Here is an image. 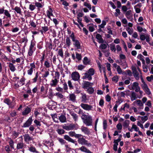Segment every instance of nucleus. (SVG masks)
<instances>
[{
    "label": "nucleus",
    "mask_w": 153,
    "mask_h": 153,
    "mask_svg": "<svg viewBox=\"0 0 153 153\" xmlns=\"http://www.w3.org/2000/svg\"><path fill=\"white\" fill-rule=\"evenodd\" d=\"M75 127V125L70 124L68 126H64L63 128L66 130H73Z\"/></svg>",
    "instance_id": "obj_14"
},
{
    "label": "nucleus",
    "mask_w": 153,
    "mask_h": 153,
    "mask_svg": "<svg viewBox=\"0 0 153 153\" xmlns=\"http://www.w3.org/2000/svg\"><path fill=\"white\" fill-rule=\"evenodd\" d=\"M10 70L14 72L16 70V68L13 63H10L9 65Z\"/></svg>",
    "instance_id": "obj_31"
},
{
    "label": "nucleus",
    "mask_w": 153,
    "mask_h": 153,
    "mask_svg": "<svg viewBox=\"0 0 153 153\" xmlns=\"http://www.w3.org/2000/svg\"><path fill=\"white\" fill-rule=\"evenodd\" d=\"M33 49H30V48H29V49L28 50V55L29 56H32L33 54Z\"/></svg>",
    "instance_id": "obj_54"
},
{
    "label": "nucleus",
    "mask_w": 153,
    "mask_h": 153,
    "mask_svg": "<svg viewBox=\"0 0 153 153\" xmlns=\"http://www.w3.org/2000/svg\"><path fill=\"white\" fill-rule=\"evenodd\" d=\"M148 119V117L146 115L144 116H139L138 117V118L137 119L139 120H140V119H141V122L144 123Z\"/></svg>",
    "instance_id": "obj_20"
},
{
    "label": "nucleus",
    "mask_w": 153,
    "mask_h": 153,
    "mask_svg": "<svg viewBox=\"0 0 153 153\" xmlns=\"http://www.w3.org/2000/svg\"><path fill=\"white\" fill-rule=\"evenodd\" d=\"M32 121V117H30L27 121L24 123L22 127L25 128L28 127L31 124Z\"/></svg>",
    "instance_id": "obj_12"
},
{
    "label": "nucleus",
    "mask_w": 153,
    "mask_h": 153,
    "mask_svg": "<svg viewBox=\"0 0 153 153\" xmlns=\"http://www.w3.org/2000/svg\"><path fill=\"white\" fill-rule=\"evenodd\" d=\"M128 87L130 90H134L135 89L136 92H138L139 91L140 88L139 85V83L136 82H133L131 86L128 85Z\"/></svg>",
    "instance_id": "obj_2"
},
{
    "label": "nucleus",
    "mask_w": 153,
    "mask_h": 153,
    "mask_svg": "<svg viewBox=\"0 0 153 153\" xmlns=\"http://www.w3.org/2000/svg\"><path fill=\"white\" fill-rule=\"evenodd\" d=\"M31 108L28 106L25 108V110L22 112V115H27L31 111Z\"/></svg>",
    "instance_id": "obj_19"
},
{
    "label": "nucleus",
    "mask_w": 153,
    "mask_h": 153,
    "mask_svg": "<svg viewBox=\"0 0 153 153\" xmlns=\"http://www.w3.org/2000/svg\"><path fill=\"white\" fill-rule=\"evenodd\" d=\"M44 66L46 68H49L50 67V64L48 60H46L44 63Z\"/></svg>",
    "instance_id": "obj_40"
},
{
    "label": "nucleus",
    "mask_w": 153,
    "mask_h": 153,
    "mask_svg": "<svg viewBox=\"0 0 153 153\" xmlns=\"http://www.w3.org/2000/svg\"><path fill=\"white\" fill-rule=\"evenodd\" d=\"M63 90L64 89V90L65 91H66L68 89V87L67 85V84L66 82H65L63 83Z\"/></svg>",
    "instance_id": "obj_50"
},
{
    "label": "nucleus",
    "mask_w": 153,
    "mask_h": 153,
    "mask_svg": "<svg viewBox=\"0 0 153 153\" xmlns=\"http://www.w3.org/2000/svg\"><path fill=\"white\" fill-rule=\"evenodd\" d=\"M75 88L74 93L75 94H79L81 92V90L80 87L78 85H76L75 86Z\"/></svg>",
    "instance_id": "obj_25"
},
{
    "label": "nucleus",
    "mask_w": 153,
    "mask_h": 153,
    "mask_svg": "<svg viewBox=\"0 0 153 153\" xmlns=\"http://www.w3.org/2000/svg\"><path fill=\"white\" fill-rule=\"evenodd\" d=\"M68 86L69 88V89L70 90L74 88L73 86L72 85V83L70 81V80L68 81Z\"/></svg>",
    "instance_id": "obj_52"
},
{
    "label": "nucleus",
    "mask_w": 153,
    "mask_h": 153,
    "mask_svg": "<svg viewBox=\"0 0 153 153\" xmlns=\"http://www.w3.org/2000/svg\"><path fill=\"white\" fill-rule=\"evenodd\" d=\"M146 79L149 82L151 81L152 80H153V75H151L150 76H147Z\"/></svg>",
    "instance_id": "obj_64"
},
{
    "label": "nucleus",
    "mask_w": 153,
    "mask_h": 153,
    "mask_svg": "<svg viewBox=\"0 0 153 153\" xmlns=\"http://www.w3.org/2000/svg\"><path fill=\"white\" fill-rule=\"evenodd\" d=\"M103 128L105 130L107 127V123L106 121L105 120H103Z\"/></svg>",
    "instance_id": "obj_61"
},
{
    "label": "nucleus",
    "mask_w": 153,
    "mask_h": 153,
    "mask_svg": "<svg viewBox=\"0 0 153 153\" xmlns=\"http://www.w3.org/2000/svg\"><path fill=\"white\" fill-rule=\"evenodd\" d=\"M66 43L68 47H69L71 44V41L69 37H67L66 39Z\"/></svg>",
    "instance_id": "obj_33"
},
{
    "label": "nucleus",
    "mask_w": 153,
    "mask_h": 153,
    "mask_svg": "<svg viewBox=\"0 0 153 153\" xmlns=\"http://www.w3.org/2000/svg\"><path fill=\"white\" fill-rule=\"evenodd\" d=\"M38 78V72H37L36 73L35 77L32 79L33 82V83L36 82Z\"/></svg>",
    "instance_id": "obj_51"
},
{
    "label": "nucleus",
    "mask_w": 153,
    "mask_h": 153,
    "mask_svg": "<svg viewBox=\"0 0 153 153\" xmlns=\"http://www.w3.org/2000/svg\"><path fill=\"white\" fill-rule=\"evenodd\" d=\"M96 37L99 40L98 42L99 43H102L104 42L100 34H97Z\"/></svg>",
    "instance_id": "obj_29"
},
{
    "label": "nucleus",
    "mask_w": 153,
    "mask_h": 153,
    "mask_svg": "<svg viewBox=\"0 0 153 153\" xmlns=\"http://www.w3.org/2000/svg\"><path fill=\"white\" fill-rule=\"evenodd\" d=\"M81 130L85 134L88 135L89 134L90 131L87 127L82 126L81 128Z\"/></svg>",
    "instance_id": "obj_16"
},
{
    "label": "nucleus",
    "mask_w": 153,
    "mask_h": 153,
    "mask_svg": "<svg viewBox=\"0 0 153 153\" xmlns=\"http://www.w3.org/2000/svg\"><path fill=\"white\" fill-rule=\"evenodd\" d=\"M60 76V74L59 72L56 71L55 72V76L53 78L56 79H59Z\"/></svg>",
    "instance_id": "obj_44"
},
{
    "label": "nucleus",
    "mask_w": 153,
    "mask_h": 153,
    "mask_svg": "<svg viewBox=\"0 0 153 153\" xmlns=\"http://www.w3.org/2000/svg\"><path fill=\"white\" fill-rule=\"evenodd\" d=\"M24 138L25 142L26 143H28L29 142L33 140L32 138L30 137V135L28 134H25L24 135Z\"/></svg>",
    "instance_id": "obj_15"
},
{
    "label": "nucleus",
    "mask_w": 153,
    "mask_h": 153,
    "mask_svg": "<svg viewBox=\"0 0 153 153\" xmlns=\"http://www.w3.org/2000/svg\"><path fill=\"white\" fill-rule=\"evenodd\" d=\"M56 90L60 92H62L63 91V89L62 88H61L59 86L57 87L56 88Z\"/></svg>",
    "instance_id": "obj_62"
},
{
    "label": "nucleus",
    "mask_w": 153,
    "mask_h": 153,
    "mask_svg": "<svg viewBox=\"0 0 153 153\" xmlns=\"http://www.w3.org/2000/svg\"><path fill=\"white\" fill-rule=\"evenodd\" d=\"M12 48L15 51H18L19 52L20 51V48L17 42H15L13 44Z\"/></svg>",
    "instance_id": "obj_11"
},
{
    "label": "nucleus",
    "mask_w": 153,
    "mask_h": 153,
    "mask_svg": "<svg viewBox=\"0 0 153 153\" xmlns=\"http://www.w3.org/2000/svg\"><path fill=\"white\" fill-rule=\"evenodd\" d=\"M93 83L89 82L88 81H83L82 83V87L84 89H87L90 86H91L93 85Z\"/></svg>",
    "instance_id": "obj_7"
},
{
    "label": "nucleus",
    "mask_w": 153,
    "mask_h": 153,
    "mask_svg": "<svg viewBox=\"0 0 153 153\" xmlns=\"http://www.w3.org/2000/svg\"><path fill=\"white\" fill-rule=\"evenodd\" d=\"M42 29L40 30V31L42 34H43V32H46L48 30V27L47 26L42 27Z\"/></svg>",
    "instance_id": "obj_37"
},
{
    "label": "nucleus",
    "mask_w": 153,
    "mask_h": 153,
    "mask_svg": "<svg viewBox=\"0 0 153 153\" xmlns=\"http://www.w3.org/2000/svg\"><path fill=\"white\" fill-rule=\"evenodd\" d=\"M78 142L79 144L82 145H85L88 146H91V144L88 143V141L85 140L83 137L78 139Z\"/></svg>",
    "instance_id": "obj_3"
},
{
    "label": "nucleus",
    "mask_w": 153,
    "mask_h": 153,
    "mask_svg": "<svg viewBox=\"0 0 153 153\" xmlns=\"http://www.w3.org/2000/svg\"><path fill=\"white\" fill-rule=\"evenodd\" d=\"M13 10H15L17 13H19L20 15L21 14V10L19 7L16 6L14 8Z\"/></svg>",
    "instance_id": "obj_32"
},
{
    "label": "nucleus",
    "mask_w": 153,
    "mask_h": 153,
    "mask_svg": "<svg viewBox=\"0 0 153 153\" xmlns=\"http://www.w3.org/2000/svg\"><path fill=\"white\" fill-rule=\"evenodd\" d=\"M84 5L85 6L87 7L90 10L91 9V6L89 4H88L86 2H85L84 3Z\"/></svg>",
    "instance_id": "obj_57"
},
{
    "label": "nucleus",
    "mask_w": 153,
    "mask_h": 153,
    "mask_svg": "<svg viewBox=\"0 0 153 153\" xmlns=\"http://www.w3.org/2000/svg\"><path fill=\"white\" fill-rule=\"evenodd\" d=\"M131 70L134 77L136 80H138L139 79V74L137 71L135 66H131Z\"/></svg>",
    "instance_id": "obj_4"
},
{
    "label": "nucleus",
    "mask_w": 153,
    "mask_h": 153,
    "mask_svg": "<svg viewBox=\"0 0 153 153\" xmlns=\"http://www.w3.org/2000/svg\"><path fill=\"white\" fill-rule=\"evenodd\" d=\"M129 107V105L127 103H126L124 104V107L123 108H121V110H125V108H128Z\"/></svg>",
    "instance_id": "obj_47"
},
{
    "label": "nucleus",
    "mask_w": 153,
    "mask_h": 153,
    "mask_svg": "<svg viewBox=\"0 0 153 153\" xmlns=\"http://www.w3.org/2000/svg\"><path fill=\"white\" fill-rule=\"evenodd\" d=\"M59 80L53 78L51 81L50 85L51 87H55L57 85Z\"/></svg>",
    "instance_id": "obj_10"
},
{
    "label": "nucleus",
    "mask_w": 153,
    "mask_h": 153,
    "mask_svg": "<svg viewBox=\"0 0 153 153\" xmlns=\"http://www.w3.org/2000/svg\"><path fill=\"white\" fill-rule=\"evenodd\" d=\"M129 124V121L126 120L123 123V126L126 128H127Z\"/></svg>",
    "instance_id": "obj_42"
},
{
    "label": "nucleus",
    "mask_w": 153,
    "mask_h": 153,
    "mask_svg": "<svg viewBox=\"0 0 153 153\" xmlns=\"http://www.w3.org/2000/svg\"><path fill=\"white\" fill-rule=\"evenodd\" d=\"M80 105L83 109L86 110H90L92 108L91 105H88L87 104L81 103Z\"/></svg>",
    "instance_id": "obj_9"
},
{
    "label": "nucleus",
    "mask_w": 153,
    "mask_h": 153,
    "mask_svg": "<svg viewBox=\"0 0 153 153\" xmlns=\"http://www.w3.org/2000/svg\"><path fill=\"white\" fill-rule=\"evenodd\" d=\"M57 139L62 145H64L66 143V141L62 138H58Z\"/></svg>",
    "instance_id": "obj_41"
},
{
    "label": "nucleus",
    "mask_w": 153,
    "mask_h": 153,
    "mask_svg": "<svg viewBox=\"0 0 153 153\" xmlns=\"http://www.w3.org/2000/svg\"><path fill=\"white\" fill-rule=\"evenodd\" d=\"M49 10L47 11V16L49 19H51V16H53V14L52 13L53 10L51 7H49Z\"/></svg>",
    "instance_id": "obj_17"
},
{
    "label": "nucleus",
    "mask_w": 153,
    "mask_h": 153,
    "mask_svg": "<svg viewBox=\"0 0 153 153\" xmlns=\"http://www.w3.org/2000/svg\"><path fill=\"white\" fill-rule=\"evenodd\" d=\"M29 150L32 152L39 153V152L36 150V148L33 146H31L29 148Z\"/></svg>",
    "instance_id": "obj_34"
},
{
    "label": "nucleus",
    "mask_w": 153,
    "mask_h": 153,
    "mask_svg": "<svg viewBox=\"0 0 153 153\" xmlns=\"http://www.w3.org/2000/svg\"><path fill=\"white\" fill-rule=\"evenodd\" d=\"M143 90L148 95H150L151 94V92L149 89V88L148 87L145 89Z\"/></svg>",
    "instance_id": "obj_53"
},
{
    "label": "nucleus",
    "mask_w": 153,
    "mask_h": 153,
    "mask_svg": "<svg viewBox=\"0 0 153 153\" xmlns=\"http://www.w3.org/2000/svg\"><path fill=\"white\" fill-rule=\"evenodd\" d=\"M24 147V144L22 141L18 143L17 145L16 148L18 149H22Z\"/></svg>",
    "instance_id": "obj_22"
},
{
    "label": "nucleus",
    "mask_w": 153,
    "mask_h": 153,
    "mask_svg": "<svg viewBox=\"0 0 153 153\" xmlns=\"http://www.w3.org/2000/svg\"><path fill=\"white\" fill-rule=\"evenodd\" d=\"M14 142L12 140H11L9 142V144L10 147L12 149L14 148Z\"/></svg>",
    "instance_id": "obj_59"
},
{
    "label": "nucleus",
    "mask_w": 153,
    "mask_h": 153,
    "mask_svg": "<svg viewBox=\"0 0 153 153\" xmlns=\"http://www.w3.org/2000/svg\"><path fill=\"white\" fill-rule=\"evenodd\" d=\"M131 94L130 96L131 100V101L135 100L137 98L136 94L134 91H131Z\"/></svg>",
    "instance_id": "obj_21"
},
{
    "label": "nucleus",
    "mask_w": 153,
    "mask_h": 153,
    "mask_svg": "<svg viewBox=\"0 0 153 153\" xmlns=\"http://www.w3.org/2000/svg\"><path fill=\"white\" fill-rule=\"evenodd\" d=\"M4 102L9 105L10 108H13L15 105V103L13 101L11 102L8 99H6L4 100Z\"/></svg>",
    "instance_id": "obj_6"
},
{
    "label": "nucleus",
    "mask_w": 153,
    "mask_h": 153,
    "mask_svg": "<svg viewBox=\"0 0 153 153\" xmlns=\"http://www.w3.org/2000/svg\"><path fill=\"white\" fill-rule=\"evenodd\" d=\"M76 97L74 94H70L69 95V100L74 102L76 100Z\"/></svg>",
    "instance_id": "obj_26"
},
{
    "label": "nucleus",
    "mask_w": 153,
    "mask_h": 153,
    "mask_svg": "<svg viewBox=\"0 0 153 153\" xmlns=\"http://www.w3.org/2000/svg\"><path fill=\"white\" fill-rule=\"evenodd\" d=\"M80 76L77 72H74L71 74V78L74 81H78L80 78Z\"/></svg>",
    "instance_id": "obj_5"
},
{
    "label": "nucleus",
    "mask_w": 153,
    "mask_h": 153,
    "mask_svg": "<svg viewBox=\"0 0 153 153\" xmlns=\"http://www.w3.org/2000/svg\"><path fill=\"white\" fill-rule=\"evenodd\" d=\"M79 149L81 150V151L86 152L87 153H92V152L90 151L89 149H88L85 146H82L81 147L79 148Z\"/></svg>",
    "instance_id": "obj_18"
},
{
    "label": "nucleus",
    "mask_w": 153,
    "mask_h": 153,
    "mask_svg": "<svg viewBox=\"0 0 153 153\" xmlns=\"http://www.w3.org/2000/svg\"><path fill=\"white\" fill-rule=\"evenodd\" d=\"M57 131L58 133L59 134H62L64 133L65 131L63 129H58Z\"/></svg>",
    "instance_id": "obj_48"
},
{
    "label": "nucleus",
    "mask_w": 153,
    "mask_h": 153,
    "mask_svg": "<svg viewBox=\"0 0 153 153\" xmlns=\"http://www.w3.org/2000/svg\"><path fill=\"white\" fill-rule=\"evenodd\" d=\"M88 73L91 76L93 75L94 74V70L92 68L89 69Z\"/></svg>",
    "instance_id": "obj_38"
},
{
    "label": "nucleus",
    "mask_w": 153,
    "mask_h": 153,
    "mask_svg": "<svg viewBox=\"0 0 153 153\" xmlns=\"http://www.w3.org/2000/svg\"><path fill=\"white\" fill-rule=\"evenodd\" d=\"M112 80L113 81L117 82L118 81V78L117 76H116L112 78Z\"/></svg>",
    "instance_id": "obj_60"
},
{
    "label": "nucleus",
    "mask_w": 153,
    "mask_h": 153,
    "mask_svg": "<svg viewBox=\"0 0 153 153\" xmlns=\"http://www.w3.org/2000/svg\"><path fill=\"white\" fill-rule=\"evenodd\" d=\"M55 102H54L53 101H50L48 103V105L50 106H54L55 105Z\"/></svg>",
    "instance_id": "obj_58"
},
{
    "label": "nucleus",
    "mask_w": 153,
    "mask_h": 153,
    "mask_svg": "<svg viewBox=\"0 0 153 153\" xmlns=\"http://www.w3.org/2000/svg\"><path fill=\"white\" fill-rule=\"evenodd\" d=\"M134 103L136 104L138 106L143 107V104L141 100H137L134 102Z\"/></svg>",
    "instance_id": "obj_23"
},
{
    "label": "nucleus",
    "mask_w": 153,
    "mask_h": 153,
    "mask_svg": "<svg viewBox=\"0 0 153 153\" xmlns=\"http://www.w3.org/2000/svg\"><path fill=\"white\" fill-rule=\"evenodd\" d=\"M76 57L78 60H80L81 59L82 56L80 54L76 53Z\"/></svg>",
    "instance_id": "obj_56"
},
{
    "label": "nucleus",
    "mask_w": 153,
    "mask_h": 153,
    "mask_svg": "<svg viewBox=\"0 0 153 153\" xmlns=\"http://www.w3.org/2000/svg\"><path fill=\"white\" fill-rule=\"evenodd\" d=\"M94 88L91 87H89L87 89V92L90 94H93L94 92Z\"/></svg>",
    "instance_id": "obj_35"
},
{
    "label": "nucleus",
    "mask_w": 153,
    "mask_h": 153,
    "mask_svg": "<svg viewBox=\"0 0 153 153\" xmlns=\"http://www.w3.org/2000/svg\"><path fill=\"white\" fill-rule=\"evenodd\" d=\"M117 69L118 74H122V70L119 65H118L117 68Z\"/></svg>",
    "instance_id": "obj_55"
},
{
    "label": "nucleus",
    "mask_w": 153,
    "mask_h": 153,
    "mask_svg": "<svg viewBox=\"0 0 153 153\" xmlns=\"http://www.w3.org/2000/svg\"><path fill=\"white\" fill-rule=\"evenodd\" d=\"M81 118L83 123L87 126H89L92 125V119L89 115H82Z\"/></svg>",
    "instance_id": "obj_1"
},
{
    "label": "nucleus",
    "mask_w": 153,
    "mask_h": 153,
    "mask_svg": "<svg viewBox=\"0 0 153 153\" xmlns=\"http://www.w3.org/2000/svg\"><path fill=\"white\" fill-rule=\"evenodd\" d=\"M59 119L62 122H64L66 120V118L65 115H60L59 117Z\"/></svg>",
    "instance_id": "obj_36"
},
{
    "label": "nucleus",
    "mask_w": 153,
    "mask_h": 153,
    "mask_svg": "<svg viewBox=\"0 0 153 153\" xmlns=\"http://www.w3.org/2000/svg\"><path fill=\"white\" fill-rule=\"evenodd\" d=\"M110 49L112 51H113L114 52H115L116 50V49L115 47V45L111 44L110 45Z\"/></svg>",
    "instance_id": "obj_49"
},
{
    "label": "nucleus",
    "mask_w": 153,
    "mask_h": 153,
    "mask_svg": "<svg viewBox=\"0 0 153 153\" xmlns=\"http://www.w3.org/2000/svg\"><path fill=\"white\" fill-rule=\"evenodd\" d=\"M81 101L82 102H85L87 100V98L86 94L84 93H81Z\"/></svg>",
    "instance_id": "obj_27"
},
{
    "label": "nucleus",
    "mask_w": 153,
    "mask_h": 153,
    "mask_svg": "<svg viewBox=\"0 0 153 153\" xmlns=\"http://www.w3.org/2000/svg\"><path fill=\"white\" fill-rule=\"evenodd\" d=\"M90 60L87 57H85L83 60V63L85 65H87L89 64Z\"/></svg>",
    "instance_id": "obj_30"
},
{
    "label": "nucleus",
    "mask_w": 153,
    "mask_h": 153,
    "mask_svg": "<svg viewBox=\"0 0 153 153\" xmlns=\"http://www.w3.org/2000/svg\"><path fill=\"white\" fill-rule=\"evenodd\" d=\"M33 69L32 68H30L27 71V74L29 75H31L33 72Z\"/></svg>",
    "instance_id": "obj_63"
},
{
    "label": "nucleus",
    "mask_w": 153,
    "mask_h": 153,
    "mask_svg": "<svg viewBox=\"0 0 153 153\" xmlns=\"http://www.w3.org/2000/svg\"><path fill=\"white\" fill-rule=\"evenodd\" d=\"M55 95L56 96L60 98V99L63 98L64 97V96L61 93L59 92L56 93Z\"/></svg>",
    "instance_id": "obj_46"
},
{
    "label": "nucleus",
    "mask_w": 153,
    "mask_h": 153,
    "mask_svg": "<svg viewBox=\"0 0 153 153\" xmlns=\"http://www.w3.org/2000/svg\"><path fill=\"white\" fill-rule=\"evenodd\" d=\"M73 42V45L77 49L80 48V44L79 41L76 39L72 40Z\"/></svg>",
    "instance_id": "obj_13"
},
{
    "label": "nucleus",
    "mask_w": 153,
    "mask_h": 153,
    "mask_svg": "<svg viewBox=\"0 0 153 153\" xmlns=\"http://www.w3.org/2000/svg\"><path fill=\"white\" fill-rule=\"evenodd\" d=\"M45 108L38 109L35 111V115H38V114H43V113L42 112H40L41 111H45Z\"/></svg>",
    "instance_id": "obj_24"
},
{
    "label": "nucleus",
    "mask_w": 153,
    "mask_h": 153,
    "mask_svg": "<svg viewBox=\"0 0 153 153\" xmlns=\"http://www.w3.org/2000/svg\"><path fill=\"white\" fill-rule=\"evenodd\" d=\"M58 55L62 58L64 57L62 49H59L58 51Z\"/></svg>",
    "instance_id": "obj_39"
},
{
    "label": "nucleus",
    "mask_w": 153,
    "mask_h": 153,
    "mask_svg": "<svg viewBox=\"0 0 153 153\" xmlns=\"http://www.w3.org/2000/svg\"><path fill=\"white\" fill-rule=\"evenodd\" d=\"M64 138L69 142L75 143L76 145H77L76 141L71 138L68 135H65L64 136Z\"/></svg>",
    "instance_id": "obj_8"
},
{
    "label": "nucleus",
    "mask_w": 153,
    "mask_h": 153,
    "mask_svg": "<svg viewBox=\"0 0 153 153\" xmlns=\"http://www.w3.org/2000/svg\"><path fill=\"white\" fill-rule=\"evenodd\" d=\"M4 14L8 18H10L11 17V15L8 11L6 10H5L4 12Z\"/></svg>",
    "instance_id": "obj_43"
},
{
    "label": "nucleus",
    "mask_w": 153,
    "mask_h": 153,
    "mask_svg": "<svg viewBox=\"0 0 153 153\" xmlns=\"http://www.w3.org/2000/svg\"><path fill=\"white\" fill-rule=\"evenodd\" d=\"M83 79L88 78L89 80H91L92 79V77L88 73H85L84 75L83 76Z\"/></svg>",
    "instance_id": "obj_28"
},
{
    "label": "nucleus",
    "mask_w": 153,
    "mask_h": 153,
    "mask_svg": "<svg viewBox=\"0 0 153 153\" xmlns=\"http://www.w3.org/2000/svg\"><path fill=\"white\" fill-rule=\"evenodd\" d=\"M128 33L130 35H131L133 33V30L132 28H131L129 27H127L126 29Z\"/></svg>",
    "instance_id": "obj_45"
}]
</instances>
